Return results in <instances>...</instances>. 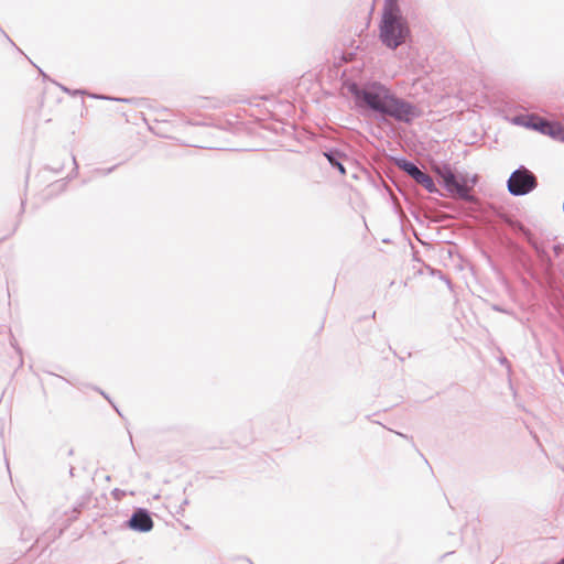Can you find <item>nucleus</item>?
Returning a JSON list of instances; mask_svg holds the SVG:
<instances>
[{"mask_svg": "<svg viewBox=\"0 0 564 564\" xmlns=\"http://www.w3.org/2000/svg\"><path fill=\"white\" fill-rule=\"evenodd\" d=\"M344 86L351 95L357 111L362 116L372 117L378 123H388L393 119L400 123L411 124L422 115L417 106L399 97L379 80H346Z\"/></svg>", "mask_w": 564, "mask_h": 564, "instance_id": "obj_1", "label": "nucleus"}, {"mask_svg": "<svg viewBox=\"0 0 564 564\" xmlns=\"http://www.w3.org/2000/svg\"><path fill=\"white\" fill-rule=\"evenodd\" d=\"M410 39V24L401 12L399 0H386L379 22V40L387 48L397 50Z\"/></svg>", "mask_w": 564, "mask_h": 564, "instance_id": "obj_2", "label": "nucleus"}, {"mask_svg": "<svg viewBox=\"0 0 564 564\" xmlns=\"http://www.w3.org/2000/svg\"><path fill=\"white\" fill-rule=\"evenodd\" d=\"M432 171L436 174L438 183L452 197L467 203L476 200L473 189L479 181L477 174L470 175L469 173L457 171L449 163H433Z\"/></svg>", "mask_w": 564, "mask_h": 564, "instance_id": "obj_3", "label": "nucleus"}, {"mask_svg": "<svg viewBox=\"0 0 564 564\" xmlns=\"http://www.w3.org/2000/svg\"><path fill=\"white\" fill-rule=\"evenodd\" d=\"M536 186V176L524 165L516 169L507 180L508 192L516 197L530 194Z\"/></svg>", "mask_w": 564, "mask_h": 564, "instance_id": "obj_4", "label": "nucleus"}, {"mask_svg": "<svg viewBox=\"0 0 564 564\" xmlns=\"http://www.w3.org/2000/svg\"><path fill=\"white\" fill-rule=\"evenodd\" d=\"M518 230L524 236L528 243L534 250L541 269L547 274L551 273L554 268V263L545 248L541 243H539L536 239L533 237V235L522 225H519Z\"/></svg>", "mask_w": 564, "mask_h": 564, "instance_id": "obj_5", "label": "nucleus"}, {"mask_svg": "<svg viewBox=\"0 0 564 564\" xmlns=\"http://www.w3.org/2000/svg\"><path fill=\"white\" fill-rule=\"evenodd\" d=\"M124 524L134 532L147 533L153 529L154 523L148 509L137 508Z\"/></svg>", "mask_w": 564, "mask_h": 564, "instance_id": "obj_6", "label": "nucleus"}, {"mask_svg": "<svg viewBox=\"0 0 564 564\" xmlns=\"http://www.w3.org/2000/svg\"><path fill=\"white\" fill-rule=\"evenodd\" d=\"M394 164L398 169L410 176L414 182L421 176L423 171L413 162L404 156L395 158Z\"/></svg>", "mask_w": 564, "mask_h": 564, "instance_id": "obj_7", "label": "nucleus"}, {"mask_svg": "<svg viewBox=\"0 0 564 564\" xmlns=\"http://www.w3.org/2000/svg\"><path fill=\"white\" fill-rule=\"evenodd\" d=\"M323 154L333 169L337 170L341 175L346 174V169L343 163L346 155L340 150L333 148L326 150Z\"/></svg>", "mask_w": 564, "mask_h": 564, "instance_id": "obj_8", "label": "nucleus"}, {"mask_svg": "<svg viewBox=\"0 0 564 564\" xmlns=\"http://www.w3.org/2000/svg\"><path fill=\"white\" fill-rule=\"evenodd\" d=\"M549 123L550 120L542 118L539 115L530 113L527 128L544 134Z\"/></svg>", "mask_w": 564, "mask_h": 564, "instance_id": "obj_9", "label": "nucleus"}, {"mask_svg": "<svg viewBox=\"0 0 564 564\" xmlns=\"http://www.w3.org/2000/svg\"><path fill=\"white\" fill-rule=\"evenodd\" d=\"M415 183L424 187L430 194L443 196V193L437 188L433 177L425 172L421 174Z\"/></svg>", "mask_w": 564, "mask_h": 564, "instance_id": "obj_10", "label": "nucleus"}, {"mask_svg": "<svg viewBox=\"0 0 564 564\" xmlns=\"http://www.w3.org/2000/svg\"><path fill=\"white\" fill-rule=\"evenodd\" d=\"M544 134L551 137L554 140L564 142V126L560 122L550 120L549 127L546 128Z\"/></svg>", "mask_w": 564, "mask_h": 564, "instance_id": "obj_11", "label": "nucleus"}, {"mask_svg": "<svg viewBox=\"0 0 564 564\" xmlns=\"http://www.w3.org/2000/svg\"><path fill=\"white\" fill-rule=\"evenodd\" d=\"M529 118H530V113L518 115L512 118V123L527 128Z\"/></svg>", "mask_w": 564, "mask_h": 564, "instance_id": "obj_12", "label": "nucleus"}, {"mask_svg": "<svg viewBox=\"0 0 564 564\" xmlns=\"http://www.w3.org/2000/svg\"><path fill=\"white\" fill-rule=\"evenodd\" d=\"M115 499L120 500L126 494L123 490L115 488L111 492Z\"/></svg>", "mask_w": 564, "mask_h": 564, "instance_id": "obj_13", "label": "nucleus"}, {"mask_svg": "<svg viewBox=\"0 0 564 564\" xmlns=\"http://www.w3.org/2000/svg\"><path fill=\"white\" fill-rule=\"evenodd\" d=\"M96 390H97V391H99V392H100V394H101L106 400H108V401L112 404V406H113V409L117 411V413H118L119 415H121L120 411H119V410H118V408H117V406L111 402V400H110V398L108 397V394H107V393H105L102 390H99V389H96Z\"/></svg>", "mask_w": 564, "mask_h": 564, "instance_id": "obj_14", "label": "nucleus"}, {"mask_svg": "<svg viewBox=\"0 0 564 564\" xmlns=\"http://www.w3.org/2000/svg\"><path fill=\"white\" fill-rule=\"evenodd\" d=\"M96 98H98L97 96H95ZM101 99H107V100H115V101H122V102H130V99L128 98H112V97H105V96H101L100 97Z\"/></svg>", "mask_w": 564, "mask_h": 564, "instance_id": "obj_15", "label": "nucleus"}, {"mask_svg": "<svg viewBox=\"0 0 564 564\" xmlns=\"http://www.w3.org/2000/svg\"><path fill=\"white\" fill-rule=\"evenodd\" d=\"M562 250H563V246L562 245H554L553 246V252H554V256L555 257H560L561 253H562Z\"/></svg>", "mask_w": 564, "mask_h": 564, "instance_id": "obj_16", "label": "nucleus"}, {"mask_svg": "<svg viewBox=\"0 0 564 564\" xmlns=\"http://www.w3.org/2000/svg\"><path fill=\"white\" fill-rule=\"evenodd\" d=\"M116 169V166H111L107 170H97V173L100 174V175H108L109 173H111L113 170Z\"/></svg>", "mask_w": 564, "mask_h": 564, "instance_id": "obj_17", "label": "nucleus"}, {"mask_svg": "<svg viewBox=\"0 0 564 564\" xmlns=\"http://www.w3.org/2000/svg\"><path fill=\"white\" fill-rule=\"evenodd\" d=\"M62 90H64L65 93L67 94H72V95H76V94H82L83 91H79V90H74V91H70V89H68L67 87L65 86H61Z\"/></svg>", "mask_w": 564, "mask_h": 564, "instance_id": "obj_18", "label": "nucleus"}, {"mask_svg": "<svg viewBox=\"0 0 564 564\" xmlns=\"http://www.w3.org/2000/svg\"><path fill=\"white\" fill-rule=\"evenodd\" d=\"M514 249L520 256L525 257V252L521 247L516 246Z\"/></svg>", "mask_w": 564, "mask_h": 564, "instance_id": "obj_19", "label": "nucleus"}, {"mask_svg": "<svg viewBox=\"0 0 564 564\" xmlns=\"http://www.w3.org/2000/svg\"><path fill=\"white\" fill-rule=\"evenodd\" d=\"M492 308H494L495 311H497V312H503V313H506V311H505L501 306H499V305H494V306H492Z\"/></svg>", "mask_w": 564, "mask_h": 564, "instance_id": "obj_20", "label": "nucleus"}, {"mask_svg": "<svg viewBox=\"0 0 564 564\" xmlns=\"http://www.w3.org/2000/svg\"><path fill=\"white\" fill-rule=\"evenodd\" d=\"M73 162H74V165H75V171L78 169L77 166V163H76V159L73 156Z\"/></svg>", "mask_w": 564, "mask_h": 564, "instance_id": "obj_21", "label": "nucleus"}, {"mask_svg": "<svg viewBox=\"0 0 564 564\" xmlns=\"http://www.w3.org/2000/svg\"><path fill=\"white\" fill-rule=\"evenodd\" d=\"M500 362H501V364H507V362H508V360H507V358H502V359L500 360Z\"/></svg>", "mask_w": 564, "mask_h": 564, "instance_id": "obj_22", "label": "nucleus"}, {"mask_svg": "<svg viewBox=\"0 0 564 564\" xmlns=\"http://www.w3.org/2000/svg\"><path fill=\"white\" fill-rule=\"evenodd\" d=\"M555 564H564V557L561 558L558 562H556Z\"/></svg>", "mask_w": 564, "mask_h": 564, "instance_id": "obj_23", "label": "nucleus"}, {"mask_svg": "<svg viewBox=\"0 0 564 564\" xmlns=\"http://www.w3.org/2000/svg\"><path fill=\"white\" fill-rule=\"evenodd\" d=\"M524 267H525V270H527L528 272H531V267H530V265H528V267H527V265L524 264Z\"/></svg>", "mask_w": 564, "mask_h": 564, "instance_id": "obj_24", "label": "nucleus"}, {"mask_svg": "<svg viewBox=\"0 0 564 564\" xmlns=\"http://www.w3.org/2000/svg\"><path fill=\"white\" fill-rule=\"evenodd\" d=\"M397 434H398L399 436H402V437H404V438H408V436H406V435H404V434H402V433H399V432H398Z\"/></svg>", "mask_w": 564, "mask_h": 564, "instance_id": "obj_25", "label": "nucleus"}, {"mask_svg": "<svg viewBox=\"0 0 564 564\" xmlns=\"http://www.w3.org/2000/svg\"><path fill=\"white\" fill-rule=\"evenodd\" d=\"M40 74H42L43 77H46V74L43 73V70H40Z\"/></svg>", "mask_w": 564, "mask_h": 564, "instance_id": "obj_26", "label": "nucleus"}, {"mask_svg": "<svg viewBox=\"0 0 564 564\" xmlns=\"http://www.w3.org/2000/svg\"><path fill=\"white\" fill-rule=\"evenodd\" d=\"M40 74H42L43 77H46V74L43 73V70H40Z\"/></svg>", "mask_w": 564, "mask_h": 564, "instance_id": "obj_27", "label": "nucleus"}, {"mask_svg": "<svg viewBox=\"0 0 564 564\" xmlns=\"http://www.w3.org/2000/svg\"><path fill=\"white\" fill-rule=\"evenodd\" d=\"M40 74H42L43 77H46V74L43 73V70H40Z\"/></svg>", "mask_w": 564, "mask_h": 564, "instance_id": "obj_28", "label": "nucleus"}]
</instances>
